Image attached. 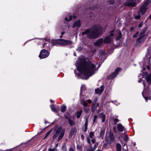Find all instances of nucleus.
I'll list each match as a JSON object with an SVG mask.
<instances>
[{
	"mask_svg": "<svg viewBox=\"0 0 151 151\" xmlns=\"http://www.w3.org/2000/svg\"><path fill=\"white\" fill-rule=\"evenodd\" d=\"M91 142L92 143H93V144H94V143L95 142H96V140L95 139H91Z\"/></svg>",
	"mask_w": 151,
	"mask_h": 151,
	"instance_id": "5fc2aeb1",
	"label": "nucleus"
},
{
	"mask_svg": "<svg viewBox=\"0 0 151 151\" xmlns=\"http://www.w3.org/2000/svg\"><path fill=\"white\" fill-rule=\"evenodd\" d=\"M84 111L86 113H88L89 110V109L88 108H87L86 107H84L83 108Z\"/></svg>",
	"mask_w": 151,
	"mask_h": 151,
	"instance_id": "7c9ffc66",
	"label": "nucleus"
},
{
	"mask_svg": "<svg viewBox=\"0 0 151 151\" xmlns=\"http://www.w3.org/2000/svg\"><path fill=\"white\" fill-rule=\"evenodd\" d=\"M88 129V127H85L84 129L83 130V132H86Z\"/></svg>",
	"mask_w": 151,
	"mask_h": 151,
	"instance_id": "603ef678",
	"label": "nucleus"
},
{
	"mask_svg": "<svg viewBox=\"0 0 151 151\" xmlns=\"http://www.w3.org/2000/svg\"><path fill=\"white\" fill-rule=\"evenodd\" d=\"M142 39V38H141L140 37H139V38H137V42H138L139 43H140L141 42V40Z\"/></svg>",
	"mask_w": 151,
	"mask_h": 151,
	"instance_id": "8fccbe9b",
	"label": "nucleus"
},
{
	"mask_svg": "<svg viewBox=\"0 0 151 151\" xmlns=\"http://www.w3.org/2000/svg\"><path fill=\"white\" fill-rule=\"evenodd\" d=\"M69 151H74L72 148L70 147L69 149Z\"/></svg>",
	"mask_w": 151,
	"mask_h": 151,
	"instance_id": "13d9d810",
	"label": "nucleus"
},
{
	"mask_svg": "<svg viewBox=\"0 0 151 151\" xmlns=\"http://www.w3.org/2000/svg\"><path fill=\"white\" fill-rule=\"evenodd\" d=\"M111 41V38L109 35L106 36L104 40V42L105 44H110Z\"/></svg>",
	"mask_w": 151,
	"mask_h": 151,
	"instance_id": "4468645a",
	"label": "nucleus"
},
{
	"mask_svg": "<svg viewBox=\"0 0 151 151\" xmlns=\"http://www.w3.org/2000/svg\"><path fill=\"white\" fill-rule=\"evenodd\" d=\"M100 88H101L100 89L103 92L104 88V86L103 85H102L100 86Z\"/></svg>",
	"mask_w": 151,
	"mask_h": 151,
	"instance_id": "de8ad7c7",
	"label": "nucleus"
},
{
	"mask_svg": "<svg viewBox=\"0 0 151 151\" xmlns=\"http://www.w3.org/2000/svg\"><path fill=\"white\" fill-rule=\"evenodd\" d=\"M136 0H128L126 2L127 5L128 7H134L136 6Z\"/></svg>",
	"mask_w": 151,
	"mask_h": 151,
	"instance_id": "6e6552de",
	"label": "nucleus"
},
{
	"mask_svg": "<svg viewBox=\"0 0 151 151\" xmlns=\"http://www.w3.org/2000/svg\"><path fill=\"white\" fill-rule=\"evenodd\" d=\"M61 111L62 112H65L66 109V106H61Z\"/></svg>",
	"mask_w": 151,
	"mask_h": 151,
	"instance_id": "5701e85b",
	"label": "nucleus"
},
{
	"mask_svg": "<svg viewBox=\"0 0 151 151\" xmlns=\"http://www.w3.org/2000/svg\"><path fill=\"white\" fill-rule=\"evenodd\" d=\"M105 130L102 129L101 130V132L100 133V137L102 139H104V135L105 134Z\"/></svg>",
	"mask_w": 151,
	"mask_h": 151,
	"instance_id": "412c9836",
	"label": "nucleus"
},
{
	"mask_svg": "<svg viewBox=\"0 0 151 151\" xmlns=\"http://www.w3.org/2000/svg\"><path fill=\"white\" fill-rule=\"evenodd\" d=\"M44 40H45V41H47L48 40H49V39H47V38H44Z\"/></svg>",
	"mask_w": 151,
	"mask_h": 151,
	"instance_id": "774afa93",
	"label": "nucleus"
},
{
	"mask_svg": "<svg viewBox=\"0 0 151 151\" xmlns=\"http://www.w3.org/2000/svg\"><path fill=\"white\" fill-rule=\"evenodd\" d=\"M83 49V47L81 46H78V47L76 48V50L77 51H78L79 52H80L81 50H82Z\"/></svg>",
	"mask_w": 151,
	"mask_h": 151,
	"instance_id": "72a5a7b5",
	"label": "nucleus"
},
{
	"mask_svg": "<svg viewBox=\"0 0 151 151\" xmlns=\"http://www.w3.org/2000/svg\"><path fill=\"white\" fill-rule=\"evenodd\" d=\"M52 130L54 131V134L52 136V139H56L59 135L58 139V142L60 141L64 137L65 134V129H63L61 126L58 127L57 125H55L54 127L52 128L47 132L46 135L48 136Z\"/></svg>",
	"mask_w": 151,
	"mask_h": 151,
	"instance_id": "7ed1b4c3",
	"label": "nucleus"
},
{
	"mask_svg": "<svg viewBox=\"0 0 151 151\" xmlns=\"http://www.w3.org/2000/svg\"><path fill=\"white\" fill-rule=\"evenodd\" d=\"M81 26V20L79 19L76 20L72 26L73 28H75L76 27L78 28H80Z\"/></svg>",
	"mask_w": 151,
	"mask_h": 151,
	"instance_id": "ddd939ff",
	"label": "nucleus"
},
{
	"mask_svg": "<svg viewBox=\"0 0 151 151\" xmlns=\"http://www.w3.org/2000/svg\"><path fill=\"white\" fill-rule=\"evenodd\" d=\"M122 147L121 145L119 143H117L116 145V151H121Z\"/></svg>",
	"mask_w": 151,
	"mask_h": 151,
	"instance_id": "aec40b11",
	"label": "nucleus"
},
{
	"mask_svg": "<svg viewBox=\"0 0 151 151\" xmlns=\"http://www.w3.org/2000/svg\"><path fill=\"white\" fill-rule=\"evenodd\" d=\"M104 43V39L101 38L98 39L96 42H95L94 43V45L98 47H100Z\"/></svg>",
	"mask_w": 151,
	"mask_h": 151,
	"instance_id": "1a4fd4ad",
	"label": "nucleus"
},
{
	"mask_svg": "<svg viewBox=\"0 0 151 151\" xmlns=\"http://www.w3.org/2000/svg\"><path fill=\"white\" fill-rule=\"evenodd\" d=\"M147 30V28L146 27H144L141 31V34H145V33L146 32Z\"/></svg>",
	"mask_w": 151,
	"mask_h": 151,
	"instance_id": "c756f323",
	"label": "nucleus"
},
{
	"mask_svg": "<svg viewBox=\"0 0 151 151\" xmlns=\"http://www.w3.org/2000/svg\"><path fill=\"white\" fill-rule=\"evenodd\" d=\"M116 128L114 127L113 128V131H114V132L115 133L116 132Z\"/></svg>",
	"mask_w": 151,
	"mask_h": 151,
	"instance_id": "69168bd1",
	"label": "nucleus"
},
{
	"mask_svg": "<svg viewBox=\"0 0 151 151\" xmlns=\"http://www.w3.org/2000/svg\"><path fill=\"white\" fill-rule=\"evenodd\" d=\"M143 25V22H142L139 23L138 26V27L139 28L141 27Z\"/></svg>",
	"mask_w": 151,
	"mask_h": 151,
	"instance_id": "09e8293b",
	"label": "nucleus"
},
{
	"mask_svg": "<svg viewBox=\"0 0 151 151\" xmlns=\"http://www.w3.org/2000/svg\"><path fill=\"white\" fill-rule=\"evenodd\" d=\"M94 135V133L93 132H91L89 133V136L91 138H92V136Z\"/></svg>",
	"mask_w": 151,
	"mask_h": 151,
	"instance_id": "a18cd8bd",
	"label": "nucleus"
},
{
	"mask_svg": "<svg viewBox=\"0 0 151 151\" xmlns=\"http://www.w3.org/2000/svg\"><path fill=\"white\" fill-rule=\"evenodd\" d=\"M50 107L51 109V110L53 112H57V109L55 107V105L52 104L50 106Z\"/></svg>",
	"mask_w": 151,
	"mask_h": 151,
	"instance_id": "a211bd4d",
	"label": "nucleus"
},
{
	"mask_svg": "<svg viewBox=\"0 0 151 151\" xmlns=\"http://www.w3.org/2000/svg\"><path fill=\"white\" fill-rule=\"evenodd\" d=\"M139 32L138 31L134 35H133V38H137L139 34Z\"/></svg>",
	"mask_w": 151,
	"mask_h": 151,
	"instance_id": "4c0bfd02",
	"label": "nucleus"
},
{
	"mask_svg": "<svg viewBox=\"0 0 151 151\" xmlns=\"http://www.w3.org/2000/svg\"><path fill=\"white\" fill-rule=\"evenodd\" d=\"M50 55V52L45 49L42 50L40 52L39 57L42 59L48 57Z\"/></svg>",
	"mask_w": 151,
	"mask_h": 151,
	"instance_id": "423d86ee",
	"label": "nucleus"
},
{
	"mask_svg": "<svg viewBox=\"0 0 151 151\" xmlns=\"http://www.w3.org/2000/svg\"><path fill=\"white\" fill-rule=\"evenodd\" d=\"M100 118L102 119V122H104L105 120L106 116L103 113H100L99 114L98 116Z\"/></svg>",
	"mask_w": 151,
	"mask_h": 151,
	"instance_id": "dca6fc26",
	"label": "nucleus"
},
{
	"mask_svg": "<svg viewBox=\"0 0 151 151\" xmlns=\"http://www.w3.org/2000/svg\"><path fill=\"white\" fill-rule=\"evenodd\" d=\"M87 141L88 143L90 144L91 143V140L90 138L88 137H87Z\"/></svg>",
	"mask_w": 151,
	"mask_h": 151,
	"instance_id": "a19ab883",
	"label": "nucleus"
},
{
	"mask_svg": "<svg viewBox=\"0 0 151 151\" xmlns=\"http://www.w3.org/2000/svg\"><path fill=\"white\" fill-rule=\"evenodd\" d=\"M121 70V69L119 68H117L114 72L116 73H117V75L119 73V72Z\"/></svg>",
	"mask_w": 151,
	"mask_h": 151,
	"instance_id": "c85d7f7f",
	"label": "nucleus"
},
{
	"mask_svg": "<svg viewBox=\"0 0 151 151\" xmlns=\"http://www.w3.org/2000/svg\"><path fill=\"white\" fill-rule=\"evenodd\" d=\"M134 27H132L131 28V29H130V31L131 32H132V30H133L134 29Z\"/></svg>",
	"mask_w": 151,
	"mask_h": 151,
	"instance_id": "e2e57ef3",
	"label": "nucleus"
},
{
	"mask_svg": "<svg viewBox=\"0 0 151 151\" xmlns=\"http://www.w3.org/2000/svg\"><path fill=\"white\" fill-rule=\"evenodd\" d=\"M143 76L145 77L147 83L151 84V74H148V72H146L143 73Z\"/></svg>",
	"mask_w": 151,
	"mask_h": 151,
	"instance_id": "0eeeda50",
	"label": "nucleus"
},
{
	"mask_svg": "<svg viewBox=\"0 0 151 151\" xmlns=\"http://www.w3.org/2000/svg\"><path fill=\"white\" fill-rule=\"evenodd\" d=\"M72 18V15L70 16L69 17V19H68L67 17H65V20L66 21L70 22L71 21Z\"/></svg>",
	"mask_w": 151,
	"mask_h": 151,
	"instance_id": "393cba45",
	"label": "nucleus"
},
{
	"mask_svg": "<svg viewBox=\"0 0 151 151\" xmlns=\"http://www.w3.org/2000/svg\"><path fill=\"white\" fill-rule=\"evenodd\" d=\"M65 33V32L64 31H63L61 32V34L62 35H63Z\"/></svg>",
	"mask_w": 151,
	"mask_h": 151,
	"instance_id": "338daca9",
	"label": "nucleus"
},
{
	"mask_svg": "<svg viewBox=\"0 0 151 151\" xmlns=\"http://www.w3.org/2000/svg\"><path fill=\"white\" fill-rule=\"evenodd\" d=\"M142 83L143 84L144 87H145V85H146V83H145V81L143 80V81Z\"/></svg>",
	"mask_w": 151,
	"mask_h": 151,
	"instance_id": "6e6d98bb",
	"label": "nucleus"
},
{
	"mask_svg": "<svg viewBox=\"0 0 151 151\" xmlns=\"http://www.w3.org/2000/svg\"><path fill=\"white\" fill-rule=\"evenodd\" d=\"M77 129L76 127L72 128L70 129L69 134V137H72L76 133Z\"/></svg>",
	"mask_w": 151,
	"mask_h": 151,
	"instance_id": "9b49d317",
	"label": "nucleus"
},
{
	"mask_svg": "<svg viewBox=\"0 0 151 151\" xmlns=\"http://www.w3.org/2000/svg\"><path fill=\"white\" fill-rule=\"evenodd\" d=\"M148 4L147 3L145 2L140 7V11L142 14H143L147 10L146 7L148 6Z\"/></svg>",
	"mask_w": 151,
	"mask_h": 151,
	"instance_id": "9d476101",
	"label": "nucleus"
},
{
	"mask_svg": "<svg viewBox=\"0 0 151 151\" xmlns=\"http://www.w3.org/2000/svg\"><path fill=\"white\" fill-rule=\"evenodd\" d=\"M105 139L107 144H111L112 142H114L115 139L114 133L111 131H110L108 133H106Z\"/></svg>",
	"mask_w": 151,
	"mask_h": 151,
	"instance_id": "39448f33",
	"label": "nucleus"
},
{
	"mask_svg": "<svg viewBox=\"0 0 151 151\" xmlns=\"http://www.w3.org/2000/svg\"><path fill=\"white\" fill-rule=\"evenodd\" d=\"M100 53L101 55H104L105 53V52L102 50L100 52Z\"/></svg>",
	"mask_w": 151,
	"mask_h": 151,
	"instance_id": "3c124183",
	"label": "nucleus"
},
{
	"mask_svg": "<svg viewBox=\"0 0 151 151\" xmlns=\"http://www.w3.org/2000/svg\"><path fill=\"white\" fill-rule=\"evenodd\" d=\"M95 92L96 93L98 94H100L102 92L101 90L99 88H97L95 89Z\"/></svg>",
	"mask_w": 151,
	"mask_h": 151,
	"instance_id": "bb28decb",
	"label": "nucleus"
},
{
	"mask_svg": "<svg viewBox=\"0 0 151 151\" xmlns=\"http://www.w3.org/2000/svg\"><path fill=\"white\" fill-rule=\"evenodd\" d=\"M117 75V73H116L115 72H113L110 75L108 76V78L110 79H113Z\"/></svg>",
	"mask_w": 151,
	"mask_h": 151,
	"instance_id": "f3484780",
	"label": "nucleus"
},
{
	"mask_svg": "<svg viewBox=\"0 0 151 151\" xmlns=\"http://www.w3.org/2000/svg\"><path fill=\"white\" fill-rule=\"evenodd\" d=\"M122 37V34L120 31L118 33V35L116 38V41H118L120 40Z\"/></svg>",
	"mask_w": 151,
	"mask_h": 151,
	"instance_id": "6ab92c4d",
	"label": "nucleus"
},
{
	"mask_svg": "<svg viewBox=\"0 0 151 151\" xmlns=\"http://www.w3.org/2000/svg\"><path fill=\"white\" fill-rule=\"evenodd\" d=\"M50 101L51 103H54L55 102V101L52 100V99H50Z\"/></svg>",
	"mask_w": 151,
	"mask_h": 151,
	"instance_id": "0e129e2a",
	"label": "nucleus"
},
{
	"mask_svg": "<svg viewBox=\"0 0 151 151\" xmlns=\"http://www.w3.org/2000/svg\"><path fill=\"white\" fill-rule=\"evenodd\" d=\"M48 151H55L54 148L52 149L49 148L48 150Z\"/></svg>",
	"mask_w": 151,
	"mask_h": 151,
	"instance_id": "864d4df0",
	"label": "nucleus"
},
{
	"mask_svg": "<svg viewBox=\"0 0 151 151\" xmlns=\"http://www.w3.org/2000/svg\"><path fill=\"white\" fill-rule=\"evenodd\" d=\"M119 121V119H113V122L114 124H116Z\"/></svg>",
	"mask_w": 151,
	"mask_h": 151,
	"instance_id": "473e14b6",
	"label": "nucleus"
},
{
	"mask_svg": "<svg viewBox=\"0 0 151 151\" xmlns=\"http://www.w3.org/2000/svg\"><path fill=\"white\" fill-rule=\"evenodd\" d=\"M77 149L78 150L80 151L81 150L82 147L80 145H78L76 146Z\"/></svg>",
	"mask_w": 151,
	"mask_h": 151,
	"instance_id": "2f4dec72",
	"label": "nucleus"
},
{
	"mask_svg": "<svg viewBox=\"0 0 151 151\" xmlns=\"http://www.w3.org/2000/svg\"><path fill=\"white\" fill-rule=\"evenodd\" d=\"M107 144L106 143H104L103 144V147H107Z\"/></svg>",
	"mask_w": 151,
	"mask_h": 151,
	"instance_id": "680f3d73",
	"label": "nucleus"
},
{
	"mask_svg": "<svg viewBox=\"0 0 151 151\" xmlns=\"http://www.w3.org/2000/svg\"><path fill=\"white\" fill-rule=\"evenodd\" d=\"M117 128L118 130L120 132H123L124 129V127H123L121 123H119L117 124Z\"/></svg>",
	"mask_w": 151,
	"mask_h": 151,
	"instance_id": "2eb2a0df",
	"label": "nucleus"
},
{
	"mask_svg": "<svg viewBox=\"0 0 151 151\" xmlns=\"http://www.w3.org/2000/svg\"><path fill=\"white\" fill-rule=\"evenodd\" d=\"M96 67L91 61H87L85 58H81L79 63L76 65L78 70L81 73H83L85 80L88 79L94 73Z\"/></svg>",
	"mask_w": 151,
	"mask_h": 151,
	"instance_id": "f257e3e1",
	"label": "nucleus"
},
{
	"mask_svg": "<svg viewBox=\"0 0 151 151\" xmlns=\"http://www.w3.org/2000/svg\"><path fill=\"white\" fill-rule=\"evenodd\" d=\"M129 137L128 136L127 134H125L124 136V137L123 138V140L125 142H127L129 139Z\"/></svg>",
	"mask_w": 151,
	"mask_h": 151,
	"instance_id": "a878e982",
	"label": "nucleus"
},
{
	"mask_svg": "<svg viewBox=\"0 0 151 151\" xmlns=\"http://www.w3.org/2000/svg\"><path fill=\"white\" fill-rule=\"evenodd\" d=\"M87 151H94L93 149H88L87 150Z\"/></svg>",
	"mask_w": 151,
	"mask_h": 151,
	"instance_id": "052dcab7",
	"label": "nucleus"
},
{
	"mask_svg": "<svg viewBox=\"0 0 151 151\" xmlns=\"http://www.w3.org/2000/svg\"><path fill=\"white\" fill-rule=\"evenodd\" d=\"M97 116L96 115H95L94 116V118L93 120V123H94L95 122H96V120L97 119Z\"/></svg>",
	"mask_w": 151,
	"mask_h": 151,
	"instance_id": "58836bf2",
	"label": "nucleus"
},
{
	"mask_svg": "<svg viewBox=\"0 0 151 151\" xmlns=\"http://www.w3.org/2000/svg\"><path fill=\"white\" fill-rule=\"evenodd\" d=\"M82 110H81L80 111H78L76 112V117L77 118H79L82 114Z\"/></svg>",
	"mask_w": 151,
	"mask_h": 151,
	"instance_id": "4be33fe9",
	"label": "nucleus"
},
{
	"mask_svg": "<svg viewBox=\"0 0 151 151\" xmlns=\"http://www.w3.org/2000/svg\"><path fill=\"white\" fill-rule=\"evenodd\" d=\"M140 16L139 15H136L134 17V19H138L140 18Z\"/></svg>",
	"mask_w": 151,
	"mask_h": 151,
	"instance_id": "c03bdc74",
	"label": "nucleus"
},
{
	"mask_svg": "<svg viewBox=\"0 0 151 151\" xmlns=\"http://www.w3.org/2000/svg\"><path fill=\"white\" fill-rule=\"evenodd\" d=\"M87 101L88 104H91L92 102L91 100L90 99H88Z\"/></svg>",
	"mask_w": 151,
	"mask_h": 151,
	"instance_id": "4d7b16f0",
	"label": "nucleus"
},
{
	"mask_svg": "<svg viewBox=\"0 0 151 151\" xmlns=\"http://www.w3.org/2000/svg\"><path fill=\"white\" fill-rule=\"evenodd\" d=\"M98 144L97 143H96L95 144L93 147V150L94 151L96 148L98 146Z\"/></svg>",
	"mask_w": 151,
	"mask_h": 151,
	"instance_id": "e433bc0d",
	"label": "nucleus"
},
{
	"mask_svg": "<svg viewBox=\"0 0 151 151\" xmlns=\"http://www.w3.org/2000/svg\"><path fill=\"white\" fill-rule=\"evenodd\" d=\"M98 99L97 98H96L93 101V105H95L97 103V102L98 101Z\"/></svg>",
	"mask_w": 151,
	"mask_h": 151,
	"instance_id": "c9c22d12",
	"label": "nucleus"
},
{
	"mask_svg": "<svg viewBox=\"0 0 151 151\" xmlns=\"http://www.w3.org/2000/svg\"><path fill=\"white\" fill-rule=\"evenodd\" d=\"M52 44L54 45H56L57 44H58L65 46L71 45L73 44V42L70 40L60 39L53 41L52 42Z\"/></svg>",
	"mask_w": 151,
	"mask_h": 151,
	"instance_id": "20e7f679",
	"label": "nucleus"
},
{
	"mask_svg": "<svg viewBox=\"0 0 151 151\" xmlns=\"http://www.w3.org/2000/svg\"><path fill=\"white\" fill-rule=\"evenodd\" d=\"M114 30H112L110 32V35L109 36H110L111 37H113L114 36V34L113 33L114 32Z\"/></svg>",
	"mask_w": 151,
	"mask_h": 151,
	"instance_id": "f704fd0d",
	"label": "nucleus"
},
{
	"mask_svg": "<svg viewBox=\"0 0 151 151\" xmlns=\"http://www.w3.org/2000/svg\"><path fill=\"white\" fill-rule=\"evenodd\" d=\"M81 104L84 107H86L88 105L87 103L86 102L84 99L81 101Z\"/></svg>",
	"mask_w": 151,
	"mask_h": 151,
	"instance_id": "b1692460",
	"label": "nucleus"
},
{
	"mask_svg": "<svg viewBox=\"0 0 151 151\" xmlns=\"http://www.w3.org/2000/svg\"><path fill=\"white\" fill-rule=\"evenodd\" d=\"M65 118L66 119L68 120V122L70 126H73L76 124L75 122L73 120H71V119L68 116H65Z\"/></svg>",
	"mask_w": 151,
	"mask_h": 151,
	"instance_id": "f8f14e48",
	"label": "nucleus"
},
{
	"mask_svg": "<svg viewBox=\"0 0 151 151\" xmlns=\"http://www.w3.org/2000/svg\"><path fill=\"white\" fill-rule=\"evenodd\" d=\"M96 108L97 106L95 105H92L91 107V111L92 112H94L96 110Z\"/></svg>",
	"mask_w": 151,
	"mask_h": 151,
	"instance_id": "cd10ccee",
	"label": "nucleus"
},
{
	"mask_svg": "<svg viewBox=\"0 0 151 151\" xmlns=\"http://www.w3.org/2000/svg\"><path fill=\"white\" fill-rule=\"evenodd\" d=\"M145 36V35L143 34H141L140 33L139 35V37H140L141 38H142L143 37H144Z\"/></svg>",
	"mask_w": 151,
	"mask_h": 151,
	"instance_id": "49530a36",
	"label": "nucleus"
},
{
	"mask_svg": "<svg viewBox=\"0 0 151 151\" xmlns=\"http://www.w3.org/2000/svg\"><path fill=\"white\" fill-rule=\"evenodd\" d=\"M62 149L63 151H66L67 150V147L65 145H63L62 147Z\"/></svg>",
	"mask_w": 151,
	"mask_h": 151,
	"instance_id": "ea45409f",
	"label": "nucleus"
},
{
	"mask_svg": "<svg viewBox=\"0 0 151 151\" xmlns=\"http://www.w3.org/2000/svg\"><path fill=\"white\" fill-rule=\"evenodd\" d=\"M47 43H44L43 42V43H42V45H43V47H45V45H47Z\"/></svg>",
	"mask_w": 151,
	"mask_h": 151,
	"instance_id": "bf43d9fd",
	"label": "nucleus"
},
{
	"mask_svg": "<svg viewBox=\"0 0 151 151\" xmlns=\"http://www.w3.org/2000/svg\"><path fill=\"white\" fill-rule=\"evenodd\" d=\"M102 27L96 24L89 29H86L82 33V35H87V37L90 40H93L99 37L103 33Z\"/></svg>",
	"mask_w": 151,
	"mask_h": 151,
	"instance_id": "f03ea898",
	"label": "nucleus"
},
{
	"mask_svg": "<svg viewBox=\"0 0 151 151\" xmlns=\"http://www.w3.org/2000/svg\"><path fill=\"white\" fill-rule=\"evenodd\" d=\"M115 2V1L114 0H110L109 1V3L111 5H113L114 4Z\"/></svg>",
	"mask_w": 151,
	"mask_h": 151,
	"instance_id": "37998d69",
	"label": "nucleus"
},
{
	"mask_svg": "<svg viewBox=\"0 0 151 151\" xmlns=\"http://www.w3.org/2000/svg\"><path fill=\"white\" fill-rule=\"evenodd\" d=\"M88 119L86 118V122L85 124V127H88Z\"/></svg>",
	"mask_w": 151,
	"mask_h": 151,
	"instance_id": "79ce46f5",
	"label": "nucleus"
}]
</instances>
